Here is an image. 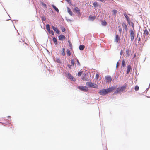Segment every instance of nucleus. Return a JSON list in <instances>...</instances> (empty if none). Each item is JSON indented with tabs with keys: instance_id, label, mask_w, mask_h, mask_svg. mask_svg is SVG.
Returning <instances> with one entry per match:
<instances>
[{
	"instance_id": "nucleus-1",
	"label": "nucleus",
	"mask_w": 150,
	"mask_h": 150,
	"mask_svg": "<svg viewBox=\"0 0 150 150\" xmlns=\"http://www.w3.org/2000/svg\"><path fill=\"white\" fill-rule=\"evenodd\" d=\"M127 86V84L125 83L120 88H118L116 91L114 93V94H116L117 93L123 91L125 89Z\"/></svg>"
},
{
	"instance_id": "nucleus-2",
	"label": "nucleus",
	"mask_w": 150,
	"mask_h": 150,
	"mask_svg": "<svg viewBox=\"0 0 150 150\" xmlns=\"http://www.w3.org/2000/svg\"><path fill=\"white\" fill-rule=\"evenodd\" d=\"M86 85L88 87L93 88H96L98 86L97 84H96L95 83H92L91 82H87L86 83Z\"/></svg>"
},
{
	"instance_id": "nucleus-3",
	"label": "nucleus",
	"mask_w": 150,
	"mask_h": 150,
	"mask_svg": "<svg viewBox=\"0 0 150 150\" xmlns=\"http://www.w3.org/2000/svg\"><path fill=\"white\" fill-rule=\"evenodd\" d=\"M78 88L80 90L84 92H87L88 90L87 87L84 86H78Z\"/></svg>"
},
{
	"instance_id": "nucleus-4",
	"label": "nucleus",
	"mask_w": 150,
	"mask_h": 150,
	"mask_svg": "<svg viewBox=\"0 0 150 150\" xmlns=\"http://www.w3.org/2000/svg\"><path fill=\"white\" fill-rule=\"evenodd\" d=\"M74 11L78 14V16H80L81 15V13L80 12L79 8L78 7H76L74 9Z\"/></svg>"
},
{
	"instance_id": "nucleus-5",
	"label": "nucleus",
	"mask_w": 150,
	"mask_h": 150,
	"mask_svg": "<svg viewBox=\"0 0 150 150\" xmlns=\"http://www.w3.org/2000/svg\"><path fill=\"white\" fill-rule=\"evenodd\" d=\"M67 77L68 79H70L71 81L74 82L75 81H76L75 79L69 73H68L67 75Z\"/></svg>"
},
{
	"instance_id": "nucleus-6",
	"label": "nucleus",
	"mask_w": 150,
	"mask_h": 150,
	"mask_svg": "<svg viewBox=\"0 0 150 150\" xmlns=\"http://www.w3.org/2000/svg\"><path fill=\"white\" fill-rule=\"evenodd\" d=\"M98 93L100 95L102 96H104L107 94L106 89L100 90Z\"/></svg>"
},
{
	"instance_id": "nucleus-7",
	"label": "nucleus",
	"mask_w": 150,
	"mask_h": 150,
	"mask_svg": "<svg viewBox=\"0 0 150 150\" xmlns=\"http://www.w3.org/2000/svg\"><path fill=\"white\" fill-rule=\"evenodd\" d=\"M130 32L131 40L132 41L134 40V33L133 30H130Z\"/></svg>"
},
{
	"instance_id": "nucleus-8",
	"label": "nucleus",
	"mask_w": 150,
	"mask_h": 150,
	"mask_svg": "<svg viewBox=\"0 0 150 150\" xmlns=\"http://www.w3.org/2000/svg\"><path fill=\"white\" fill-rule=\"evenodd\" d=\"M106 80H107V81L108 82H111L112 79V78H111V76L109 75H107L105 77Z\"/></svg>"
},
{
	"instance_id": "nucleus-9",
	"label": "nucleus",
	"mask_w": 150,
	"mask_h": 150,
	"mask_svg": "<svg viewBox=\"0 0 150 150\" xmlns=\"http://www.w3.org/2000/svg\"><path fill=\"white\" fill-rule=\"evenodd\" d=\"M59 39L60 40H62L65 39V36L63 35H60L58 37Z\"/></svg>"
},
{
	"instance_id": "nucleus-10",
	"label": "nucleus",
	"mask_w": 150,
	"mask_h": 150,
	"mask_svg": "<svg viewBox=\"0 0 150 150\" xmlns=\"http://www.w3.org/2000/svg\"><path fill=\"white\" fill-rule=\"evenodd\" d=\"M86 77V74H83L82 76V79L83 80L88 81L89 80V79L88 78H87Z\"/></svg>"
},
{
	"instance_id": "nucleus-11",
	"label": "nucleus",
	"mask_w": 150,
	"mask_h": 150,
	"mask_svg": "<svg viewBox=\"0 0 150 150\" xmlns=\"http://www.w3.org/2000/svg\"><path fill=\"white\" fill-rule=\"evenodd\" d=\"M67 11L68 13L71 16H73L74 14L72 11L68 7H67Z\"/></svg>"
},
{
	"instance_id": "nucleus-12",
	"label": "nucleus",
	"mask_w": 150,
	"mask_h": 150,
	"mask_svg": "<svg viewBox=\"0 0 150 150\" xmlns=\"http://www.w3.org/2000/svg\"><path fill=\"white\" fill-rule=\"evenodd\" d=\"M52 28L53 30H54V31L56 32V33H57L58 34H59L60 33L59 30L57 28L53 26H52Z\"/></svg>"
},
{
	"instance_id": "nucleus-13",
	"label": "nucleus",
	"mask_w": 150,
	"mask_h": 150,
	"mask_svg": "<svg viewBox=\"0 0 150 150\" xmlns=\"http://www.w3.org/2000/svg\"><path fill=\"white\" fill-rule=\"evenodd\" d=\"M122 25L123 28H124L126 31H127L128 28L125 23H122Z\"/></svg>"
},
{
	"instance_id": "nucleus-14",
	"label": "nucleus",
	"mask_w": 150,
	"mask_h": 150,
	"mask_svg": "<svg viewBox=\"0 0 150 150\" xmlns=\"http://www.w3.org/2000/svg\"><path fill=\"white\" fill-rule=\"evenodd\" d=\"M131 69V66L130 65H128L127 66V69L126 70V73L127 74H128L130 71V70Z\"/></svg>"
},
{
	"instance_id": "nucleus-15",
	"label": "nucleus",
	"mask_w": 150,
	"mask_h": 150,
	"mask_svg": "<svg viewBox=\"0 0 150 150\" xmlns=\"http://www.w3.org/2000/svg\"><path fill=\"white\" fill-rule=\"evenodd\" d=\"M127 22L129 25H131L132 27L134 28V23L133 22L130 21V19L127 21Z\"/></svg>"
},
{
	"instance_id": "nucleus-16",
	"label": "nucleus",
	"mask_w": 150,
	"mask_h": 150,
	"mask_svg": "<svg viewBox=\"0 0 150 150\" xmlns=\"http://www.w3.org/2000/svg\"><path fill=\"white\" fill-rule=\"evenodd\" d=\"M52 6L57 12L59 13V11L58 8L56 7L55 5L52 4Z\"/></svg>"
},
{
	"instance_id": "nucleus-17",
	"label": "nucleus",
	"mask_w": 150,
	"mask_h": 150,
	"mask_svg": "<svg viewBox=\"0 0 150 150\" xmlns=\"http://www.w3.org/2000/svg\"><path fill=\"white\" fill-rule=\"evenodd\" d=\"M85 48V46L84 45H80L79 46V49L81 50H83Z\"/></svg>"
},
{
	"instance_id": "nucleus-18",
	"label": "nucleus",
	"mask_w": 150,
	"mask_h": 150,
	"mask_svg": "<svg viewBox=\"0 0 150 150\" xmlns=\"http://www.w3.org/2000/svg\"><path fill=\"white\" fill-rule=\"evenodd\" d=\"M117 86H113L110 87L108 88L111 91H112V90H114L117 87Z\"/></svg>"
},
{
	"instance_id": "nucleus-19",
	"label": "nucleus",
	"mask_w": 150,
	"mask_h": 150,
	"mask_svg": "<svg viewBox=\"0 0 150 150\" xmlns=\"http://www.w3.org/2000/svg\"><path fill=\"white\" fill-rule=\"evenodd\" d=\"M124 16L125 17L127 21H128V20L130 19L129 17L127 15L126 13H124Z\"/></svg>"
},
{
	"instance_id": "nucleus-20",
	"label": "nucleus",
	"mask_w": 150,
	"mask_h": 150,
	"mask_svg": "<svg viewBox=\"0 0 150 150\" xmlns=\"http://www.w3.org/2000/svg\"><path fill=\"white\" fill-rule=\"evenodd\" d=\"M52 40L53 42H54L55 44L57 45V39L55 37H54L53 38Z\"/></svg>"
},
{
	"instance_id": "nucleus-21",
	"label": "nucleus",
	"mask_w": 150,
	"mask_h": 150,
	"mask_svg": "<svg viewBox=\"0 0 150 150\" xmlns=\"http://www.w3.org/2000/svg\"><path fill=\"white\" fill-rule=\"evenodd\" d=\"M101 24L103 26H106L107 25V22L105 21H101Z\"/></svg>"
},
{
	"instance_id": "nucleus-22",
	"label": "nucleus",
	"mask_w": 150,
	"mask_h": 150,
	"mask_svg": "<svg viewBox=\"0 0 150 150\" xmlns=\"http://www.w3.org/2000/svg\"><path fill=\"white\" fill-rule=\"evenodd\" d=\"M119 40L120 37L118 36V35H116L115 36V41L117 42H118Z\"/></svg>"
},
{
	"instance_id": "nucleus-23",
	"label": "nucleus",
	"mask_w": 150,
	"mask_h": 150,
	"mask_svg": "<svg viewBox=\"0 0 150 150\" xmlns=\"http://www.w3.org/2000/svg\"><path fill=\"white\" fill-rule=\"evenodd\" d=\"M130 50L129 49H127V50L126 51V54L128 57L130 55Z\"/></svg>"
},
{
	"instance_id": "nucleus-24",
	"label": "nucleus",
	"mask_w": 150,
	"mask_h": 150,
	"mask_svg": "<svg viewBox=\"0 0 150 150\" xmlns=\"http://www.w3.org/2000/svg\"><path fill=\"white\" fill-rule=\"evenodd\" d=\"M65 48H63L62 49V52L61 53V54L63 56H64L65 55Z\"/></svg>"
},
{
	"instance_id": "nucleus-25",
	"label": "nucleus",
	"mask_w": 150,
	"mask_h": 150,
	"mask_svg": "<svg viewBox=\"0 0 150 150\" xmlns=\"http://www.w3.org/2000/svg\"><path fill=\"white\" fill-rule=\"evenodd\" d=\"M67 55H68L69 56H70L71 54L70 51L69 49H67Z\"/></svg>"
},
{
	"instance_id": "nucleus-26",
	"label": "nucleus",
	"mask_w": 150,
	"mask_h": 150,
	"mask_svg": "<svg viewBox=\"0 0 150 150\" xmlns=\"http://www.w3.org/2000/svg\"><path fill=\"white\" fill-rule=\"evenodd\" d=\"M56 62L57 63H60V64L61 63V61L60 59H59V58H56Z\"/></svg>"
},
{
	"instance_id": "nucleus-27",
	"label": "nucleus",
	"mask_w": 150,
	"mask_h": 150,
	"mask_svg": "<svg viewBox=\"0 0 150 150\" xmlns=\"http://www.w3.org/2000/svg\"><path fill=\"white\" fill-rule=\"evenodd\" d=\"M93 4L94 6V7H96L98 6L97 2L96 1L93 3Z\"/></svg>"
},
{
	"instance_id": "nucleus-28",
	"label": "nucleus",
	"mask_w": 150,
	"mask_h": 150,
	"mask_svg": "<svg viewBox=\"0 0 150 150\" xmlns=\"http://www.w3.org/2000/svg\"><path fill=\"white\" fill-rule=\"evenodd\" d=\"M89 18L91 21H93L95 18V17L92 16L91 17V16H90L89 17Z\"/></svg>"
},
{
	"instance_id": "nucleus-29",
	"label": "nucleus",
	"mask_w": 150,
	"mask_h": 150,
	"mask_svg": "<svg viewBox=\"0 0 150 150\" xmlns=\"http://www.w3.org/2000/svg\"><path fill=\"white\" fill-rule=\"evenodd\" d=\"M146 34L147 35H148L149 34V32L147 30L146 28L144 30V34Z\"/></svg>"
},
{
	"instance_id": "nucleus-30",
	"label": "nucleus",
	"mask_w": 150,
	"mask_h": 150,
	"mask_svg": "<svg viewBox=\"0 0 150 150\" xmlns=\"http://www.w3.org/2000/svg\"><path fill=\"white\" fill-rule=\"evenodd\" d=\"M46 29L47 30L50 29V26L49 24H47L46 25Z\"/></svg>"
},
{
	"instance_id": "nucleus-31",
	"label": "nucleus",
	"mask_w": 150,
	"mask_h": 150,
	"mask_svg": "<svg viewBox=\"0 0 150 150\" xmlns=\"http://www.w3.org/2000/svg\"><path fill=\"white\" fill-rule=\"evenodd\" d=\"M61 30L63 32H64L65 31V29L64 27L62 26L61 27Z\"/></svg>"
},
{
	"instance_id": "nucleus-32",
	"label": "nucleus",
	"mask_w": 150,
	"mask_h": 150,
	"mask_svg": "<svg viewBox=\"0 0 150 150\" xmlns=\"http://www.w3.org/2000/svg\"><path fill=\"white\" fill-rule=\"evenodd\" d=\"M71 65H73L74 66L75 64V63H74V60L73 59H71Z\"/></svg>"
},
{
	"instance_id": "nucleus-33",
	"label": "nucleus",
	"mask_w": 150,
	"mask_h": 150,
	"mask_svg": "<svg viewBox=\"0 0 150 150\" xmlns=\"http://www.w3.org/2000/svg\"><path fill=\"white\" fill-rule=\"evenodd\" d=\"M112 12L114 15H115L117 12V11L116 10L114 9L112 10Z\"/></svg>"
},
{
	"instance_id": "nucleus-34",
	"label": "nucleus",
	"mask_w": 150,
	"mask_h": 150,
	"mask_svg": "<svg viewBox=\"0 0 150 150\" xmlns=\"http://www.w3.org/2000/svg\"><path fill=\"white\" fill-rule=\"evenodd\" d=\"M126 65V64L124 60H123L122 61V66L123 67L125 66Z\"/></svg>"
},
{
	"instance_id": "nucleus-35",
	"label": "nucleus",
	"mask_w": 150,
	"mask_h": 150,
	"mask_svg": "<svg viewBox=\"0 0 150 150\" xmlns=\"http://www.w3.org/2000/svg\"><path fill=\"white\" fill-rule=\"evenodd\" d=\"M41 4L42 5H43L44 6L45 8H47V6L43 2H41Z\"/></svg>"
},
{
	"instance_id": "nucleus-36",
	"label": "nucleus",
	"mask_w": 150,
	"mask_h": 150,
	"mask_svg": "<svg viewBox=\"0 0 150 150\" xmlns=\"http://www.w3.org/2000/svg\"><path fill=\"white\" fill-rule=\"evenodd\" d=\"M134 88L135 91H138L139 89V87L137 85L135 86Z\"/></svg>"
},
{
	"instance_id": "nucleus-37",
	"label": "nucleus",
	"mask_w": 150,
	"mask_h": 150,
	"mask_svg": "<svg viewBox=\"0 0 150 150\" xmlns=\"http://www.w3.org/2000/svg\"><path fill=\"white\" fill-rule=\"evenodd\" d=\"M83 72L82 71H79L78 73V75L79 76H81V75L82 73Z\"/></svg>"
},
{
	"instance_id": "nucleus-38",
	"label": "nucleus",
	"mask_w": 150,
	"mask_h": 150,
	"mask_svg": "<svg viewBox=\"0 0 150 150\" xmlns=\"http://www.w3.org/2000/svg\"><path fill=\"white\" fill-rule=\"evenodd\" d=\"M107 93L108 94L109 93L111 92V91H110L108 88L106 89Z\"/></svg>"
},
{
	"instance_id": "nucleus-39",
	"label": "nucleus",
	"mask_w": 150,
	"mask_h": 150,
	"mask_svg": "<svg viewBox=\"0 0 150 150\" xmlns=\"http://www.w3.org/2000/svg\"><path fill=\"white\" fill-rule=\"evenodd\" d=\"M68 42L69 43V46L70 47H71L72 46V45L71 43V42L69 40Z\"/></svg>"
},
{
	"instance_id": "nucleus-40",
	"label": "nucleus",
	"mask_w": 150,
	"mask_h": 150,
	"mask_svg": "<svg viewBox=\"0 0 150 150\" xmlns=\"http://www.w3.org/2000/svg\"><path fill=\"white\" fill-rule=\"evenodd\" d=\"M118 28H119V29H118V30L119 31L120 33H121L122 30V28H120V26H118Z\"/></svg>"
},
{
	"instance_id": "nucleus-41",
	"label": "nucleus",
	"mask_w": 150,
	"mask_h": 150,
	"mask_svg": "<svg viewBox=\"0 0 150 150\" xmlns=\"http://www.w3.org/2000/svg\"><path fill=\"white\" fill-rule=\"evenodd\" d=\"M46 18L44 16H42V21H44L45 20Z\"/></svg>"
},
{
	"instance_id": "nucleus-42",
	"label": "nucleus",
	"mask_w": 150,
	"mask_h": 150,
	"mask_svg": "<svg viewBox=\"0 0 150 150\" xmlns=\"http://www.w3.org/2000/svg\"><path fill=\"white\" fill-rule=\"evenodd\" d=\"M119 62H117V64H116V68H117L118 67V66H119Z\"/></svg>"
},
{
	"instance_id": "nucleus-43",
	"label": "nucleus",
	"mask_w": 150,
	"mask_h": 150,
	"mask_svg": "<svg viewBox=\"0 0 150 150\" xmlns=\"http://www.w3.org/2000/svg\"><path fill=\"white\" fill-rule=\"evenodd\" d=\"M96 78L98 79L99 77V75L98 74H96Z\"/></svg>"
},
{
	"instance_id": "nucleus-44",
	"label": "nucleus",
	"mask_w": 150,
	"mask_h": 150,
	"mask_svg": "<svg viewBox=\"0 0 150 150\" xmlns=\"http://www.w3.org/2000/svg\"><path fill=\"white\" fill-rule=\"evenodd\" d=\"M77 64L78 65H80V63L78 59H77Z\"/></svg>"
},
{
	"instance_id": "nucleus-45",
	"label": "nucleus",
	"mask_w": 150,
	"mask_h": 150,
	"mask_svg": "<svg viewBox=\"0 0 150 150\" xmlns=\"http://www.w3.org/2000/svg\"><path fill=\"white\" fill-rule=\"evenodd\" d=\"M51 34H52V35H54V33L53 30H52L51 31Z\"/></svg>"
},
{
	"instance_id": "nucleus-46",
	"label": "nucleus",
	"mask_w": 150,
	"mask_h": 150,
	"mask_svg": "<svg viewBox=\"0 0 150 150\" xmlns=\"http://www.w3.org/2000/svg\"><path fill=\"white\" fill-rule=\"evenodd\" d=\"M72 66L71 65H70V64H69L68 65V67L70 68V69H71V66Z\"/></svg>"
},
{
	"instance_id": "nucleus-47",
	"label": "nucleus",
	"mask_w": 150,
	"mask_h": 150,
	"mask_svg": "<svg viewBox=\"0 0 150 150\" xmlns=\"http://www.w3.org/2000/svg\"><path fill=\"white\" fill-rule=\"evenodd\" d=\"M123 53V51H122V50H121L120 51V55H122V54Z\"/></svg>"
},
{
	"instance_id": "nucleus-48",
	"label": "nucleus",
	"mask_w": 150,
	"mask_h": 150,
	"mask_svg": "<svg viewBox=\"0 0 150 150\" xmlns=\"http://www.w3.org/2000/svg\"><path fill=\"white\" fill-rule=\"evenodd\" d=\"M48 31V32L49 33H50V32H51V31H50V29H49V30H47Z\"/></svg>"
},
{
	"instance_id": "nucleus-49",
	"label": "nucleus",
	"mask_w": 150,
	"mask_h": 150,
	"mask_svg": "<svg viewBox=\"0 0 150 150\" xmlns=\"http://www.w3.org/2000/svg\"><path fill=\"white\" fill-rule=\"evenodd\" d=\"M67 21H70V22H71V20H70V19H67Z\"/></svg>"
},
{
	"instance_id": "nucleus-50",
	"label": "nucleus",
	"mask_w": 150,
	"mask_h": 150,
	"mask_svg": "<svg viewBox=\"0 0 150 150\" xmlns=\"http://www.w3.org/2000/svg\"><path fill=\"white\" fill-rule=\"evenodd\" d=\"M99 1L102 2H104V0H99Z\"/></svg>"
},
{
	"instance_id": "nucleus-51",
	"label": "nucleus",
	"mask_w": 150,
	"mask_h": 150,
	"mask_svg": "<svg viewBox=\"0 0 150 150\" xmlns=\"http://www.w3.org/2000/svg\"><path fill=\"white\" fill-rule=\"evenodd\" d=\"M140 40H141L140 38V37H139V40H138V41H140Z\"/></svg>"
},
{
	"instance_id": "nucleus-52",
	"label": "nucleus",
	"mask_w": 150,
	"mask_h": 150,
	"mask_svg": "<svg viewBox=\"0 0 150 150\" xmlns=\"http://www.w3.org/2000/svg\"><path fill=\"white\" fill-rule=\"evenodd\" d=\"M67 2H69L70 0H65Z\"/></svg>"
},
{
	"instance_id": "nucleus-53",
	"label": "nucleus",
	"mask_w": 150,
	"mask_h": 150,
	"mask_svg": "<svg viewBox=\"0 0 150 150\" xmlns=\"http://www.w3.org/2000/svg\"><path fill=\"white\" fill-rule=\"evenodd\" d=\"M150 84H149V87H148V88H147L146 89V90H148V89H149V86H150Z\"/></svg>"
},
{
	"instance_id": "nucleus-54",
	"label": "nucleus",
	"mask_w": 150,
	"mask_h": 150,
	"mask_svg": "<svg viewBox=\"0 0 150 150\" xmlns=\"http://www.w3.org/2000/svg\"><path fill=\"white\" fill-rule=\"evenodd\" d=\"M135 56H136V55L135 54L134 55V57H135Z\"/></svg>"
},
{
	"instance_id": "nucleus-55",
	"label": "nucleus",
	"mask_w": 150,
	"mask_h": 150,
	"mask_svg": "<svg viewBox=\"0 0 150 150\" xmlns=\"http://www.w3.org/2000/svg\"><path fill=\"white\" fill-rule=\"evenodd\" d=\"M8 117H10V116H8Z\"/></svg>"
}]
</instances>
